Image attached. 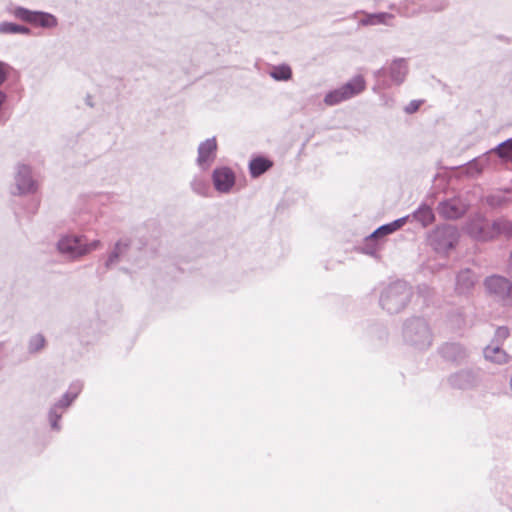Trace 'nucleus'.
Wrapping results in <instances>:
<instances>
[{"mask_svg":"<svg viewBox=\"0 0 512 512\" xmlns=\"http://www.w3.org/2000/svg\"><path fill=\"white\" fill-rule=\"evenodd\" d=\"M474 167H475V168L477 167V164H476V163H472V164H470L469 169H473Z\"/></svg>","mask_w":512,"mask_h":512,"instance_id":"79ce46f5","label":"nucleus"},{"mask_svg":"<svg viewBox=\"0 0 512 512\" xmlns=\"http://www.w3.org/2000/svg\"><path fill=\"white\" fill-rule=\"evenodd\" d=\"M510 201L508 193L503 191L493 192L485 197V203L491 208H500Z\"/></svg>","mask_w":512,"mask_h":512,"instance_id":"393cba45","label":"nucleus"},{"mask_svg":"<svg viewBox=\"0 0 512 512\" xmlns=\"http://www.w3.org/2000/svg\"><path fill=\"white\" fill-rule=\"evenodd\" d=\"M12 71L13 67L9 63L0 60V87L7 82Z\"/></svg>","mask_w":512,"mask_h":512,"instance_id":"473e14b6","label":"nucleus"},{"mask_svg":"<svg viewBox=\"0 0 512 512\" xmlns=\"http://www.w3.org/2000/svg\"><path fill=\"white\" fill-rule=\"evenodd\" d=\"M509 384H510V388H511V390H512V375H511V378H510V382H509Z\"/></svg>","mask_w":512,"mask_h":512,"instance_id":"c03bdc74","label":"nucleus"},{"mask_svg":"<svg viewBox=\"0 0 512 512\" xmlns=\"http://www.w3.org/2000/svg\"><path fill=\"white\" fill-rule=\"evenodd\" d=\"M365 79L361 75H356L347 83L341 86L345 97L348 99L360 94L365 89Z\"/></svg>","mask_w":512,"mask_h":512,"instance_id":"6ab92c4d","label":"nucleus"},{"mask_svg":"<svg viewBox=\"0 0 512 512\" xmlns=\"http://www.w3.org/2000/svg\"><path fill=\"white\" fill-rule=\"evenodd\" d=\"M411 217L419 222L423 227H426L433 223L435 215L431 207L426 204H422L416 209Z\"/></svg>","mask_w":512,"mask_h":512,"instance_id":"412c9836","label":"nucleus"},{"mask_svg":"<svg viewBox=\"0 0 512 512\" xmlns=\"http://www.w3.org/2000/svg\"><path fill=\"white\" fill-rule=\"evenodd\" d=\"M497 224L498 236L503 234L509 238H512V221L499 218L497 219Z\"/></svg>","mask_w":512,"mask_h":512,"instance_id":"7c9ffc66","label":"nucleus"},{"mask_svg":"<svg viewBox=\"0 0 512 512\" xmlns=\"http://www.w3.org/2000/svg\"><path fill=\"white\" fill-rule=\"evenodd\" d=\"M81 246L85 251V255L88 253L97 250L101 246L100 240H93L91 242H87L84 236H81Z\"/></svg>","mask_w":512,"mask_h":512,"instance_id":"72a5a7b5","label":"nucleus"},{"mask_svg":"<svg viewBox=\"0 0 512 512\" xmlns=\"http://www.w3.org/2000/svg\"><path fill=\"white\" fill-rule=\"evenodd\" d=\"M494 151L500 158L509 160L512 162V138L500 143Z\"/></svg>","mask_w":512,"mask_h":512,"instance_id":"c756f323","label":"nucleus"},{"mask_svg":"<svg viewBox=\"0 0 512 512\" xmlns=\"http://www.w3.org/2000/svg\"><path fill=\"white\" fill-rule=\"evenodd\" d=\"M459 233L453 225L436 227L428 236L432 248L438 253H447L458 242Z\"/></svg>","mask_w":512,"mask_h":512,"instance_id":"423d86ee","label":"nucleus"},{"mask_svg":"<svg viewBox=\"0 0 512 512\" xmlns=\"http://www.w3.org/2000/svg\"><path fill=\"white\" fill-rule=\"evenodd\" d=\"M509 335L510 330L507 326H499L495 330L494 337L491 342L502 345L503 342L509 337Z\"/></svg>","mask_w":512,"mask_h":512,"instance_id":"2f4dec72","label":"nucleus"},{"mask_svg":"<svg viewBox=\"0 0 512 512\" xmlns=\"http://www.w3.org/2000/svg\"><path fill=\"white\" fill-rule=\"evenodd\" d=\"M14 181L17 194L19 195L36 191L37 185L33 179L31 168L26 164L19 163L16 166Z\"/></svg>","mask_w":512,"mask_h":512,"instance_id":"ddd939ff","label":"nucleus"},{"mask_svg":"<svg viewBox=\"0 0 512 512\" xmlns=\"http://www.w3.org/2000/svg\"><path fill=\"white\" fill-rule=\"evenodd\" d=\"M484 357L487 361L495 364H506L509 362V355L497 343L488 344L483 350Z\"/></svg>","mask_w":512,"mask_h":512,"instance_id":"dca6fc26","label":"nucleus"},{"mask_svg":"<svg viewBox=\"0 0 512 512\" xmlns=\"http://www.w3.org/2000/svg\"><path fill=\"white\" fill-rule=\"evenodd\" d=\"M217 156V141L211 137L201 142L197 150L196 164L202 171H207Z\"/></svg>","mask_w":512,"mask_h":512,"instance_id":"f8f14e48","label":"nucleus"},{"mask_svg":"<svg viewBox=\"0 0 512 512\" xmlns=\"http://www.w3.org/2000/svg\"><path fill=\"white\" fill-rule=\"evenodd\" d=\"M393 229H392V226L390 225V223H387V224H384L380 227H378V233H381L384 236L386 235H389L391 233H393Z\"/></svg>","mask_w":512,"mask_h":512,"instance_id":"e433bc0d","label":"nucleus"},{"mask_svg":"<svg viewBox=\"0 0 512 512\" xmlns=\"http://www.w3.org/2000/svg\"><path fill=\"white\" fill-rule=\"evenodd\" d=\"M381 237H383V235L381 233H378V228H377L374 232H372L369 236L366 237V241L371 242V241L377 240Z\"/></svg>","mask_w":512,"mask_h":512,"instance_id":"4c0bfd02","label":"nucleus"},{"mask_svg":"<svg viewBox=\"0 0 512 512\" xmlns=\"http://www.w3.org/2000/svg\"><path fill=\"white\" fill-rule=\"evenodd\" d=\"M509 272L512 275V253L510 254V259H509Z\"/></svg>","mask_w":512,"mask_h":512,"instance_id":"ea45409f","label":"nucleus"},{"mask_svg":"<svg viewBox=\"0 0 512 512\" xmlns=\"http://www.w3.org/2000/svg\"><path fill=\"white\" fill-rule=\"evenodd\" d=\"M82 389L83 384L80 381L72 382L62 397L49 407L47 419L51 430L56 432L61 431V418L79 396Z\"/></svg>","mask_w":512,"mask_h":512,"instance_id":"20e7f679","label":"nucleus"},{"mask_svg":"<svg viewBox=\"0 0 512 512\" xmlns=\"http://www.w3.org/2000/svg\"><path fill=\"white\" fill-rule=\"evenodd\" d=\"M383 336H384V337H383L384 339H386V338H387V332H386L385 330L383 331Z\"/></svg>","mask_w":512,"mask_h":512,"instance_id":"37998d69","label":"nucleus"},{"mask_svg":"<svg viewBox=\"0 0 512 512\" xmlns=\"http://www.w3.org/2000/svg\"><path fill=\"white\" fill-rule=\"evenodd\" d=\"M269 75L275 81H288L292 78V70L289 65L281 64L274 66L270 70Z\"/></svg>","mask_w":512,"mask_h":512,"instance_id":"a878e982","label":"nucleus"},{"mask_svg":"<svg viewBox=\"0 0 512 512\" xmlns=\"http://www.w3.org/2000/svg\"><path fill=\"white\" fill-rule=\"evenodd\" d=\"M393 18L394 16L392 14L386 12L367 14L363 19H361L360 24L363 26L379 24L388 25L389 21Z\"/></svg>","mask_w":512,"mask_h":512,"instance_id":"b1692460","label":"nucleus"},{"mask_svg":"<svg viewBox=\"0 0 512 512\" xmlns=\"http://www.w3.org/2000/svg\"><path fill=\"white\" fill-rule=\"evenodd\" d=\"M402 336L405 344L419 351L428 349L433 342V333L428 322L420 317L405 321Z\"/></svg>","mask_w":512,"mask_h":512,"instance_id":"f03ea898","label":"nucleus"},{"mask_svg":"<svg viewBox=\"0 0 512 512\" xmlns=\"http://www.w3.org/2000/svg\"><path fill=\"white\" fill-rule=\"evenodd\" d=\"M481 381L480 374L474 369H461L450 374L447 377V383L452 389L472 390L476 388Z\"/></svg>","mask_w":512,"mask_h":512,"instance_id":"1a4fd4ad","label":"nucleus"},{"mask_svg":"<svg viewBox=\"0 0 512 512\" xmlns=\"http://www.w3.org/2000/svg\"><path fill=\"white\" fill-rule=\"evenodd\" d=\"M273 163L264 157H256L249 163V172L253 178L259 177L272 167Z\"/></svg>","mask_w":512,"mask_h":512,"instance_id":"4be33fe9","label":"nucleus"},{"mask_svg":"<svg viewBox=\"0 0 512 512\" xmlns=\"http://www.w3.org/2000/svg\"><path fill=\"white\" fill-rule=\"evenodd\" d=\"M409 218H410V216H404V217L398 218V219L390 222V225L392 226L393 231L395 232L398 229H400L407 222V220Z\"/></svg>","mask_w":512,"mask_h":512,"instance_id":"f704fd0d","label":"nucleus"},{"mask_svg":"<svg viewBox=\"0 0 512 512\" xmlns=\"http://www.w3.org/2000/svg\"><path fill=\"white\" fill-rule=\"evenodd\" d=\"M448 5L446 0H421L420 8L418 10L403 11L405 16H412L420 12H439L444 10Z\"/></svg>","mask_w":512,"mask_h":512,"instance_id":"a211bd4d","label":"nucleus"},{"mask_svg":"<svg viewBox=\"0 0 512 512\" xmlns=\"http://www.w3.org/2000/svg\"><path fill=\"white\" fill-rule=\"evenodd\" d=\"M419 106L420 101L413 100L405 107V112L409 114L414 113L419 109Z\"/></svg>","mask_w":512,"mask_h":512,"instance_id":"c9c22d12","label":"nucleus"},{"mask_svg":"<svg viewBox=\"0 0 512 512\" xmlns=\"http://www.w3.org/2000/svg\"><path fill=\"white\" fill-rule=\"evenodd\" d=\"M413 295L411 287L404 281H395L381 289L379 304L389 314L402 312Z\"/></svg>","mask_w":512,"mask_h":512,"instance_id":"f257e3e1","label":"nucleus"},{"mask_svg":"<svg viewBox=\"0 0 512 512\" xmlns=\"http://www.w3.org/2000/svg\"><path fill=\"white\" fill-rule=\"evenodd\" d=\"M130 246L131 241L129 239L118 240L105 262L106 269H110L112 266L117 264L119 260L128 252Z\"/></svg>","mask_w":512,"mask_h":512,"instance_id":"f3484780","label":"nucleus"},{"mask_svg":"<svg viewBox=\"0 0 512 512\" xmlns=\"http://www.w3.org/2000/svg\"><path fill=\"white\" fill-rule=\"evenodd\" d=\"M58 252L69 260H75L85 255L81 246V236L64 235L57 242Z\"/></svg>","mask_w":512,"mask_h":512,"instance_id":"9d476101","label":"nucleus"},{"mask_svg":"<svg viewBox=\"0 0 512 512\" xmlns=\"http://www.w3.org/2000/svg\"><path fill=\"white\" fill-rule=\"evenodd\" d=\"M438 213L445 219H458L468 210V205L460 198H452L439 203Z\"/></svg>","mask_w":512,"mask_h":512,"instance_id":"4468645a","label":"nucleus"},{"mask_svg":"<svg viewBox=\"0 0 512 512\" xmlns=\"http://www.w3.org/2000/svg\"><path fill=\"white\" fill-rule=\"evenodd\" d=\"M381 237H383V235L381 233H378V228H377L374 232H372L369 236L366 237V241L371 242V241L377 240Z\"/></svg>","mask_w":512,"mask_h":512,"instance_id":"58836bf2","label":"nucleus"},{"mask_svg":"<svg viewBox=\"0 0 512 512\" xmlns=\"http://www.w3.org/2000/svg\"><path fill=\"white\" fill-rule=\"evenodd\" d=\"M191 190L201 196L208 197L210 193V185L208 180L203 175H194L190 182Z\"/></svg>","mask_w":512,"mask_h":512,"instance_id":"5701e85b","label":"nucleus"},{"mask_svg":"<svg viewBox=\"0 0 512 512\" xmlns=\"http://www.w3.org/2000/svg\"><path fill=\"white\" fill-rule=\"evenodd\" d=\"M46 344V339L42 334L33 335L28 342V351L31 354H35L41 351Z\"/></svg>","mask_w":512,"mask_h":512,"instance_id":"c85d7f7f","label":"nucleus"},{"mask_svg":"<svg viewBox=\"0 0 512 512\" xmlns=\"http://www.w3.org/2000/svg\"><path fill=\"white\" fill-rule=\"evenodd\" d=\"M31 30L23 25L15 24L12 22H1L0 33L3 34H24L29 35Z\"/></svg>","mask_w":512,"mask_h":512,"instance_id":"bb28decb","label":"nucleus"},{"mask_svg":"<svg viewBox=\"0 0 512 512\" xmlns=\"http://www.w3.org/2000/svg\"><path fill=\"white\" fill-rule=\"evenodd\" d=\"M476 281L477 278L471 270H462L456 278V289L459 293H466L475 285Z\"/></svg>","mask_w":512,"mask_h":512,"instance_id":"aec40b11","label":"nucleus"},{"mask_svg":"<svg viewBox=\"0 0 512 512\" xmlns=\"http://www.w3.org/2000/svg\"><path fill=\"white\" fill-rule=\"evenodd\" d=\"M12 14L15 18L21 21L45 29H52L58 25L57 18L48 12L33 11L21 6H17L12 10Z\"/></svg>","mask_w":512,"mask_h":512,"instance_id":"6e6552de","label":"nucleus"},{"mask_svg":"<svg viewBox=\"0 0 512 512\" xmlns=\"http://www.w3.org/2000/svg\"><path fill=\"white\" fill-rule=\"evenodd\" d=\"M211 178L215 190L221 194L230 193L236 182L234 171L227 166L216 167Z\"/></svg>","mask_w":512,"mask_h":512,"instance_id":"9b49d317","label":"nucleus"},{"mask_svg":"<svg viewBox=\"0 0 512 512\" xmlns=\"http://www.w3.org/2000/svg\"><path fill=\"white\" fill-rule=\"evenodd\" d=\"M365 252L367 254L373 255L375 253V249H366Z\"/></svg>","mask_w":512,"mask_h":512,"instance_id":"a19ab883","label":"nucleus"},{"mask_svg":"<svg viewBox=\"0 0 512 512\" xmlns=\"http://www.w3.org/2000/svg\"><path fill=\"white\" fill-rule=\"evenodd\" d=\"M347 100L341 87L328 92L324 97V103L329 106L337 105Z\"/></svg>","mask_w":512,"mask_h":512,"instance_id":"cd10ccee","label":"nucleus"},{"mask_svg":"<svg viewBox=\"0 0 512 512\" xmlns=\"http://www.w3.org/2000/svg\"><path fill=\"white\" fill-rule=\"evenodd\" d=\"M497 225V219L489 222L484 215L475 213L467 220L464 230L474 240L486 242L498 236Z\"/></svg>","mask_w":512,"mask_h":512,"instance_id":"39448f33","label":"nucleus"},{"mask_svg":"<svg viewBox=\"0 0 512 512\" xmlns=\"http://www.w3.org/2000/svg\"><path fill=\"white\" fill-rule=\"evenodd\" d=\"M409 72V66L407 59L395 58L393 59L387 68H380L374 71L373 76L376 79V85L374 90L387 89L392 85H401Z\"/></svg>","mask_w":512,"mask_h":512,"instance_id":"7ed1b4c3","label":"nucleus"},{"mask_svg":"<svg viewBox=\"0 0 512 512\" xmlns=\"http://www.w3.org/2000/svg\"><path fill=\"white\" fill-rule=\"evenodd\" d=\"M439 353L445 360L455 363L467 357L466 349L459 343H445L439 348Z\"/></svg>","mask_w":512,"mask_h":512,"instance_id":"2eb2a0df","label":"nucleus"},{"mask_svg":"<svg viewBox=\"0 0 512 512\" xmlns=\"http://www.w3.org/2000/svg\"><path fill=\"white\" fill-rule=\"evenodd\" d=\"M487 293L503 305L512 306V282L504 276L491 275L484 281Z\"/></svg>","mask_w":512,"mask_h":512,"instance_id":"0eeeda50","label":"nucleus"}]
</instances>
